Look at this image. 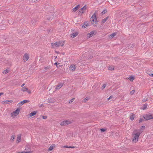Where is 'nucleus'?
Here are the masks:
<instances>
[{"label":"nucleus","mask_w":153,"mask_h":153,"mask_svg":"<svg viewBox=\"0 0 153 153\" xmlns=\"http://www.w3.org/2000/svg\"><path fill=\"white\" fill-rule=\"evenodd\" d=\"M141 134V132L139 130H135L134 131L132 134L133 137L132 140L133 142L136 143L138 141V137Z\"/></svg>","instance_id":"f257e3e1"},{"label":"nucleus","mask_w":153,"mask_h":153,"mask_svg":"<svg viewBox=\"0 0 153 153\" xmlns=\"http://www.w3.org/2000/svg\"><path fill=\"white\" fill-rule=\"evenodd\" d=\"M19 112L20 109L19 108H17L15 111L11 113L10 114L11 116L13 118H14L19 114Z\"/></svg>","instance_id":"f03ea898"},{"label":"nucleus","mask_w":153,"mask_h":153,"mask_svg":"<svg viewBox=\"0 0 153 153\" xmlns=\"http://www.w3.org/2000/svg\"><path fill=\"white\" fill-rule=\"evenodd\" d=\"M143 117L146 120L153 119V114H146L143 116Z\"/></svg>","instance_id":"7ed1b4c3"},{"label":"nucleus","mask_w":153,"mask_h":153,"mask_svg":"<svg viewBox=\"0 0 153 153\" xmlns=\"http://www.w3.org/2000/svg\"><path fill=\"white\" fill-rule=\"evenodd\" d=\"M97 21V18L95 13H94L91 18V21L92 24L96 23Z\"/></svg>","instance_id":"20e7f679"},{"label":"nucleus","mask_w":153,"mask_h":153,"mask_svg":"<svg viewBox=\"0 0 153 153\" xmlns=\"http://www.w3.org/2000/svg\"><path fill=\"white\" fill-rule=\"evenodd\" d=\"M71 122L70 121L67 120H65L64 121H63L62 122H61L60 123V124L61 126H65L69 124H70L71 123Z\"/></svg>","instance_id":"39448f33"},{"label":"nucleus","mask_w":153,"mask_h":153,"mask_svg":"<svg viewBox=\"0 0 153 153\" xmlns=\"http://www.w3.org/2000/svg\"><path fill=\"white\" fill-rule=\"evenodd\" d=\"M29 55L27 53H25L23 57V59L25 62L27 61L29 59Z\"/></svg>","instance_id":"423d86ee"},{"label":"nucleus","mask_w":153,"mask_h":153,"mask_svg":"<svg viewBox=\"0 0 153 153\" xmlns=\"http://www.w3.org/2000/svg\"><path fill=\"white\" fill-rule=\"evenodd\" d=\"M70 70L72 71H74L76 68V66L73 64H72L69 67Z\"/></svg>","instance_id":"0eeeda50"},{"label":"nucleus","mask_w":153,"mask_h":153,"mask_svg":"<svg viewBox=\"0 0 153 153\" xmlns=\"http://www.w3.org/2000/svg\"><path fill=\"white\" fill-rule=\"evenodd\" d=\"M29 101H28L27 100H23L22 101H21V102H20L19 103L18 105H19V106H21L23 105V104H24L25 103H26L28 102Z\"/></svg>","instance_id":"6e6552de"},{"label":"nucleus","mask_w":153,"mask_h":153,"mask_svg":"<svg viewBox=\"0 0 153 153\" xmlns=\"http://www.w3.org/2000/svg\"><path fill=\"white\" fill-rule=\"evenodd\" d=\"M64 83V82L61 81L58 84V89L60 88L63 85Z\"/></svg>","instance_id":"1a4fd4ad"},{"label":"nucleus","mask_w":153,"mask_h":153,"mask_svg":"<svg viewBox=\"0 0 153 153\" xmlns=\"http://www.w3.org/2000/svg\"><path fill=\"white\" fill-rule=\"evenodd\" d=\"M87 7L86 5L84 6L83 7H82L81 10H80L79 12L82 13H83V12L84 10H86L87 9Z\"/></svg>","instance_id":"9d476101"},{"label":"nucleus","mask_w":153,"mask_h":153,"mask_svg":"<svg viewBox=\"0 0 153 153\" xmlns=\"http://www.w3.org/2000/svg\"><path fill=\"white\" fill-rule=\"evenodd\" d=\"M36 113V112L34 111L33 112H31L28 114L29 117H31L32 116L35 115Z\"/></svg>","instance_id":"9b49d317"},{"label":"nucleus","mask_w":153,"mask_h":153,"mask_svg":"<svg viewBox=\"0 0 153 153\" xmlns=\"http://www.w3.org/2000/svg\"><path fill=\"white\" fill-rule=\"evenodd\" d=\"M80 7V5H78L77 6L74 8L72 9V11L74 12H76L79 8Z\"/></svg>","instance_id":"f8f14e48"},{"label":"nucleus","mask_w":153,"mask_h":153,"mask_svg":"<svg viewBox=\"0 0 153 153\" xmlns=\"http://www.w3.org/2000/svg\"><path fill=\"white\" fill-rule=\"evenodd\" d=\"M55 100L53 98H48V102L49 103H52L55 102Z\"/></svg>","instance_id":"ddd939ff"},{"label":"nucleus","mask_w":153,"mask_h":153,"mask_svg":"<svg viewBox=\"0 0 153 153\" xmlns=\"http://www.w3.org/2000/svg\"><path fill=\"white\" fill-rule=\"evenodd\" d=\"M21 136L20 134H19L17 137V143L19 142L21 140Z\"/></svg>","instance_id":"4468645a"},{"label":"nucleus","mask_w":153,"mask_h":153,"mask_svg":"<svg viewBox=\"0 0 153 153\" xmlns=\"http://www.w3.org/2000/svg\"><path fill=\"white\" fill-rule=\"evenodd\" d=\"M64 41H61L59 42L58 43V46H62L64 45Z\"/></svg>","instance_id":"2eb2a0df"},{"label":"nucleus","mask_w":153,"mask_h":153,"mask_svg":"<svg viewBox=\"0 0 153 153\" xmlns=\"http://www.w3.org/2000/svg\"><path fill=\"white\" fill-rule=\"evenodd\" d=\"M51 46L53 48H55L57 47V42L52 43L51 44Z\"/></svg>","instance_id":"dca6fc26"},{"label":"nucleus","mask_w":153,"mask_h":153,"mask_svg":"<svg viewBox=\"0 0 153 153\" xmlns=\"http://www.w3.org/2000/svg\"><path fill=\"white\" fill-rule=\"evenodd\" d=\"M94 33L93 31L91 32L90 33H88L87 35V37H90L92 36H93Z\"/></svg>","instance_id":"f3484780"},{"label":"nucleus","mask_w":153,"mask_h":153,"mask_svg":"<svg viewBox=\"0 0 153 153\" xmlns=\"http://www.w3.org/2000/svg\"><path fill=\"white\" fill-rule=\"evenodd\" d=\"M78 35V33L77 32H76L72 34H71V37L73 38H74L75 37H76Z\"/></svg>","instance_id":"a211bd4d"},{"label":"nucleus","mask_w":153,"mask_h":153,"mask_svg":"<svg viewBox=\"0 0 153 153\" xmlns=\"http://www.w3.org/2000/svg\"><path fill=\"white\" fill-rule=\"evenodd\" d=\"M13 102L12 100H7L3 102L6 104H8L9 103H11Z\"/></svg>","instance_id":"6ab92c4d"},{"label":"nucleus","mask_w":153,"mask_h":153,"mask_svg":"<svg viewBox=\"0 0 153 153\" xmlns=\"http://www.w3.org/2000/svg\"><path fill=\"white\" fill-rule=\"evenodd\" d=\"M147 74L149 75L150 76L153 77V72H151L149 71H148L147 72Z\"/></svg>","instance_id":"aec40b11"},{"label":"nucleus","mask_w":153,"mask_h":153,"mask_svg":"<svg viewBox=\"0 0 153 153\" xmlns=\"http://www.w3.org/2000/svg\"><path fill=\"white\" fill-rule=\"evenodd\" d=\"M21 90L23 91H26L28 90V88L25 87H23L22 88Z\"/></svg>","instance_id":"412c9836"},{"label":"nucleus","mask_w":153,"mask_h":153,"mask_svg":"<svg viewBox=\"0 0 153 153\" xmlns=\"http://www.w3.org/2000/svg\"><path fill=\"white\" fill-rule=\"evenodd\" d=\"M117 34V33H113L112 34H111V35H110L109 37L111 38H113L114 36H115Z\"/></svg>","instance_id":"4be33fe9"},{"label":"nucleus","mask_w":153,"mask_h":153,"mask_svg":"<svg viewBox=\"0 0 153 153\" xmlns=\"http://www.w3.org/2000/svg\"><path fill=\"white\" fill-rule=\"evenodd\" d=\"M108 17H107L106 18L103 19L102 21V24H104L108 19Z\"/></svg>","instance_id":"5701e85b"},{"label":"nucleus","mask_w":153,"mask_h":153,"mask_svg":"<svg viewBox=\"0 0 153 153\" xmlns=\"http://www.w3.org/2000/svg\"><path fill=\"white\" fill-rule=\"evenodd\" d=\"M88 25V23H85L84 25H83L82 26V28H85L86 27H87Z\"/></svg>","instance_id":"b1692460"},{"label":"nucleus","mask_w":153,"mask_h":153,"mask_svg":"<svg viewBox=\"0 0 153 153\" xmlns=\"http://www.w3.org/2000/svg\"><path fill=\"white\" fill-rule=\"evenodd\" d=\"M129 79V80L131 81H132L134 79V77L132 76H130L129 78H128Z\"/></svg>","instance_id":"393cba45"},{"label":"nucleus","mask_w":153,"mask_h":153,"mask_svg":"<svg viewBox=\"0 0 153 153\" xmlns=\"http://www.w3.org/2000/svg\"><path fill=\"white\" fill-rule=\"evenodd\" d=\"M89 99V98L88 97H86L85 99L83 100L82 101L83 102H85L86 101H87Z\"/></svg>","instance_id":"a878e982"},{"label":"nucleus","mask_w":153,"mask_h":153,"mask_svg":"<svg viewBox=\"0 0 153 153\" xmlns=\"http://www.w3.org/2000/svg\"><path fill=\"white\" fill-rule=\"evenodd\" d=\"M147 104H145L143 105V108H142V109L143 110H144V109H146L147 107Z\"/></svg>","instance_id":"bb28decb"},{"label":"nucleus","mask_w":153,"mask_h":153,"mask_svg":"<svg viewBox=\"0 0 153 153\" xmlns=\"http://www.w3.org/2000/svg\"><path fill=\"white\" fill-rule=\"evenodd\" d=\"M64 148H75V147L74 146H63Z\"/></svg>","instance_id":"cd10ccee"},{"label":"nucleus","mask_w":153,"mask_h":153,"mask_svg":"<svg viewBox=\"0 0 153 153\" xmlns=\"http://www.w3.org/2000/svg\"><path fill=\"white\" fill-rule=\"evenodd\" d=\"M134 118V115H132L130 116V119L131 120H133Z\"/></svg>","instance_id":"c85d7f7f"},{"label":"nucleus","mask_w":153,"mask_h":153,"mask_svg":"<svg viewBox=\"0 0 153 153\" xmlns=\"http://www.w3.org/2000/svg\"><path fill=\"white\" fill-rule=\"evenodd\" d=\"M75 98H72V99H71V100L69 101V103H71L73 102Z\"/></svg>","instance_id":"c756f323"},{"label":"nucleus","mask_w":153,"mask_h":153,"mask_svg":"<svg viewBox=\"0 0 153 153\" xmlns=\"http://www.w3.org/2000/svg\"><path fill=\"white\" fill-rule=\"evenodd\" d=\"M8 72V70H6L3 71V73L4 74H5Z\"/></svg>","instance_id":"7c9ffc66"},{"label":"nucleus","mask_w":153,"mask_h":153,"mask_svg":"<svg viewBox=\"0 0 153 153\" xmlns=\"http://www.w3.org/2000/svg\"><path fill=\"white\" fill-rule=\"evenodd\" d=\"M109 70H113L114 69V68L113 66H110L108 68Z\"/></svg>","instance_id":"2f4dec72"},{"label":"nucleus","mask_w":153,"mask_h":153,"mask_svg":"<svg viewBox=\"0 0 153 153\" xmlns=\"http://www.w3.org/2000/svg\"><path fill=\"white\" fill-rule=\"evenodd\" d=\"M106 129L105 128H101L100 129V130L101 131V132H103L105 131L106 130Z\"/></svg>","instance_id":"473e14b6"},{"label":"nucleus","mask_w":153,"mask_h":153,"mask_svg":"<svg viewBox=\"0 0 153 153\" xmlns=\"http://www.w3.org/2000/svg\"><path fill=\"white\" fill-rule=\"evenodd\" d=\"M15 136L14 135H12L11 137V140L12 141H13L14 140Z\"/></svg>","instance_id":"72a5a7b5"},{"label":"nucleus","mask_w":153,"mask_h":153,"mask_svg":"<svg viewBox=\"0 0 153 153\" xmlns=\"http://www.w3.org/2000/svg\"><path fill=\"white\" fill-rule=\"evenodd\" d=\"M106 86V84H103L102 86V90H103L105 88V87Z\"/></svg>","instance_id":"f704fd0d"},{"label":"nucleus","mask_w":153,"mask_h":153,"mask_svg":"<svg viewBox=\"0 0 153 153\" xmlns=\"http://www.w3.org/2000/svg\"><path fill=\"white\" fill-rule=\"evenodd\" d=\"M134 92H135L134 90H132L131 91L130 94L131 95H132V94H134Z\"/></svg>","instance_id":"c9c22d12"},{"label":"nucleus","mask_w":153,"mask_h":153,"mask_svg":"<svg viewBox=\"0 0 153 153\" xmlns=\"http://www.w3.org/2000/svg\"><path fill=\"white\" fill-rule=\"evenodd\" d=\"M107 12V10H104L102 13H102V14H104L105 13H106Z\"/></svg>","instance_id":"e433bc0d"},{"label":"nucleus","mask_w":153,"mask_h":153,"mask_svg":"<svg viewBox=\"0 0 153 153\" xmlns=\"http://www.w3.org/2000/svg\"><path fill=\"white\" fill-rule=\"evenodd\" d=\"M53 146H51L49 148V150L50 151L52 150L53 149Z\"/></svg>","instance_id":"4c0bfd02"},{"label":"nucleus","mask_w":153,"mask_h":153,"mask_svg":"<svg viewBox=\"0 0 153 153\" xmlns=\"http://www.w3.org/2000/svg\"><path fill=\"white\" fill-rule=\"evenodd\" d=\"M42 117L43 119H46L47 118V116H42Z\"/></svg>","instance_id":"58836bf2"},{"label":"nucleus","mask_w":153,"mask_h":153,"mask_svg":"<svg viewBox=\"0 0 153 153\" xmlns=\"http://www.w3.org/2000/svg\"><path fill=\"white\" fill-rule=\"evenodd\" d=\"M50 67L47 66L45 67L44 69L45 70H48L49 69Z\"/></svg>","instance_id":"ea45409f"},{"label":"nucleus","mask_w":153,"mask_h":153,"mask_svg":"<svg viewBox=\"0 0 153 153\" xmlns=\"http://www.w3.org/2000/svg\"><path fill=\"white\" fill-rule=\"evenodd\" d=\"M147 100V98H144L143 100V102H145Z\"/></svg>","instance_id":"a19ab883"},{"label":"nucleus","mask_w":153,"mask_h":153,"mask_svg":"<svg viewBox=\"0 0 153 153\" xmlns=\"http://www.w3.org/2000/svg\"><path fill=\"white\" fill-rule=\"evenodd\" d=\"M29 152V151H27V152H19L18 153H28Z\"/></svg>","instance_id":"79ce46f5"},{"label":"nucleus","mask_w":153,"mask_h":153,"mask_svg":"<svg viewBox=\"0 0 153 153\" xmlns=\"http://www.w3.org/2000/svg\"><path fill=\"white\" fill-rule=\"evenodd\" d=\"M28 93L30 94L31 93V91L30 90H27V91Z\"/></svg>","instance_id":"37998d69"},{"label":"nucleus","mask_w":153,"mask_h":153,"mask_svg":"<svg viewBox=\"0 0 153 153\" xmlns=\"http://www.w3.org/2000/svg\"><path fill=\"white\" fill-rule=\"evenodd\" d=\"M113 97L112 96H110L109 98L107 99L108 100H109L111 99Z\"/></svg>","instance_id":"c03bdc74"},{"label":"nucleus","mask_w":153,"mask_h":153,"mask_svg":"<svg viewBox=\"0 0 153 153\" xmlns=\"http://www.w3.org/2000/svg\"><path fill=\"white\" fill-rule=\"evenodd\" d=\"M143 119H140L139 120V123H140L141 122H142L143 121Z\"/></svg>","instance_id":"a18cd8bd"},{"label":"nucleus","mask_w":153,"mask_h":153,"mask_svg":"<svg viewBox=\"0 0 153 153\" xmlns=\"http://www.w3.org/2000/svg\"><path fill=\"white\" fill-rule=\"evenodd\" d=\"M33 21H35V20H34V19H32V20H31V22H33ZM34 22H33L32 23L33 24H35V23H34Z\"/></svg>","instance_id":"49530a36"},{"label":"nucleus","mask_w":153,"mask_h":153,"mask_svg":"<svg viewBox=\"0 0 153 153\" xmlns=\"http://www.w3.org/2000/svg\"><path fill=\"white\" fill-rule=\"evenodd\" d=\"M54 65H56L57 67V62H56L54 63Z\"/></svg>","instance_id":"de8ad7c7"},{"label":"nucleus","mask_w":153,"mask_h":153,"mask_svg":"<svg viewBox=\"0 0 153 153\" xmlns=\"http://www.w3.org/2000/svg\"><path fill=\"white\" fill-rule=\"evenodd\" d=\"M25 85V83H23V84H22V85H21V87H23V86H24V85Z\"/></svg>","instance_id":"09e8293b"},{"label":"nucleus","mask_w":153,"mask_h":153,"mask_svg":"<svg viewBox=\"0 0 153 153\" xmlns=\"http://www.w3.org/2000/svg\"><path fill=\"white\" fill-rule=\"evenodd\" d=\"M3 94H4V93H2V92L0 93V96Z\"/></svg>","instance_id":"8fccbe9b"},{"label":"nucleus","mask_w":153,"mask_h":153,"mask_svg":"<svg viewBox=\"0 0 153 153\" xmlns=\"http://www.w3.org/2000/svg\"><path fill=\"white\" fill-rule=\"evenodd\" d=\"M42 105H43V104H42L41 105H39V107H42Z\"/></svg>","instance_id":"3c124183"},{"label":"nucleus","mask_w":153,"mask_h":153,"mask_svg":"<svg viewBox=\"0 0 153 153\" xmlns=\"http://www.w3.org/2000/svg\"><path fill=\"white\" fill-rule=\"evenodd\" d=\"M143 128H145V126H143L142 127Z\"/></svg>","instance_id":"603ef678"},{"label":"nucleus","mask_w":153,"mask_h":153,"mask_svg":"<svg viewBox=\"0 0 153 153\" xmlns=\"http://www.w3.org/2000/svg\"><path fill=\"white\" fill-rule=\"evenodd\" d=\"M57 86H56V88H55V89H56V88H57Z\"/></svg>","instance_id":"864d4df0"},{"label":"nucleus","mask_w":153,"mask_h":153,"mask_svg":"<svg viewBox=\"0 0 153 153\" xmlns=\"http://www.w3.org/2000/svg\"><path fill=\"white\" fill-rule=\"evenodd\" d=\"M56 58H57V56H56V57H55V59H56Z\"/></svg>","instance_id":"5fc2aeb1"},{"label":"nucleus","mask_w":153,"mask_h":153,"mask_svg":"<svg viewBox=\"0 0 153 153\" xmlns=\"http://www.w3.org/2000/svg\"><path fill=\"white\" fill-rule=\"evenodd\" d=\"M59 66L60 67V66H61V65H59Z\"/></svg>","instance_id":"6e6d98bb"},{"label":"nucleus","mask_w":153,"mask_h":153,"mask_svg":"<svg viewBox=\"0 0 153 153\" xmlns=\"http://www.w3.org/2000/svg\"><path fill=\"white\" fill-rule=\"evenodd\" d=\"M94 86H93L92 88H94Z\"/></svg>","instance_id":"4d7b16f0"}]
</instances>
